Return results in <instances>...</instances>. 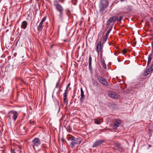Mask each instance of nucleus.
<instances>
[{
	"label": "nucleus",
	"mask_w": 153,
	"mask_h": 153,
	"mask_svg": "<svg viewBox=\"0 0 153 153\" xmlns=\"http://www.w3.org/2000/svg\"><path fill=\"white\" fill-rule=\"evenodd\" d=\"M59 1L62 3H64V2L65 1L64 0H59Z\"/></svg>",
	"instance_id": "obj_42"
},
{
	"label": "nucleus",
	"mask_w": 153,
	"mask_h": 153,
	"mask_svg": "<svg viewBox=\"0 0 153 153\" xmlns=\"http://www.w3.org/2000/svg\"><path fill=\"white\" fill-rule=\"evenodd\" d=\"M41 143L40 140L38 137H36L33 139L32 141V146L33 148H35V146L37 147Z\"/></svg>",
	"instance_id": "obj_7"
},
{
	"label": "nucleus",
	"mask_w": 153,
	"mask_h": 153,
	"mask_svg": "<svg viewBox=\"0 0 153 153\" xmlns=\"http://www.w3.org/2000/svg\"><path fill=\"white\" fill-rule=\"evenodd\" d=\"M123 17V16H115L110 18L106 22V25L107 26V29L109 27V25L110 24H111V25L113 26L117 20L118 22H120V21Z\"/></svg>",
	"instance_id": "obj_2"
},
{
	"label": "nucleus",
	"mask_w": 153,
	"mask_h": 153,
	"mask_svg": "<svg viewBox=\"0 0 153 153\" xmlns=\"http://www.w3.org/2000/svg\"><path fill=\"white\" fill-rule=\"evenodd\" d=\"M115 93L113 92H111L109 94V97L111 98L114 99V97H115L114 96Z\"/></svg>",
	"instance_id": "obj_20"
},
{
	"label": "nucleus",
	"mask_w": 153,
	"mask_h": 153,
	"mask_svg": "<svg viewBox=\"0 0 153 153\" xmlns=\"http://www.w3.org/2000/svg\"><path fill=\"white\" fill-rule=\"evenodd\" d=\"M18 148H14V146H12L11 149V153H19L21 152V150L22 149V147L21 146H17Z\"/></svg>",
	"instance_id": "obj_8"
},
{
	"label": "nucleus",
	"mask_w": 153,
	"mask_h": 153,
	"mask_svg": "<svg viewBox=\"0 0 153 153\" xmlns=\"http://www.w3.org/2000/svg\"><path fill=\"white\" fill-rule=\"evenodd\" d=\"M60 83V79H59L57 82L56 85V88H57L59 86V84Z\"/></svg>",
	"instance_id": "obj_30"
},
{
	"label": "nucleus",
	"mask_w": 153,
	"mask_h": 153,
	"mask_svg": "<svg viewBox=\"0 0 153 153\" xmlns=\"http://www.w3.org/2000/svg\"><path fill=\"white\" fill-rule=\"evenodd\" d=\"M132 9V7L131 6H128L126 8L127 10L130 12L131 11Z\"/></svg>",
	"instance_id": "obj_19"
},
{
	"label": "nucleus",
	"mask_w": 153,
	"mask_h": 153,
	"mask_svg": "<svg viewBox=\"0 0 153 153\" xmlns=\"http://www.w3.org/2000/svg\"><path fill=\"white\" fill-rule=\"evenodd\" d=\"M105 142V140H97L94 143L92 147H96L97 146H99L101 144Z\"/></svg>",
	"instance_id": "obj_10"
},
{
	"label": "nucleus",
	"mask_w": 153,
	"mask_h": 153,
	"mask_svg": "<svg viewBox=\"0 0 153 153\" xmlns=\"http://www.w3.org/2000/svg\"><path fill=\"white\" fill-rule=\"evenodd\" d=\"M93 84L96 86H97L99 85V83L97 80H94L93 81Z\"/></svg>",
	"instance_id": "obj_22"
},
{
	"label": "nucleus",
	"mask_w": 153,
	"mask_h": 153,
	"mask_svg": "<svg viewBox=\"0 0 153 153\" xmlns=\"http://www.w3.org/2000/svg\"><path fill=\"white\" fill-rule=\"evenodd\" d=\"M150 72L151 71L148 68L144 72L143 74L144 76H146L149 74Z\"/></svg>",
	"instance_id": "obj_18"
},
{
	"label": "nucleus",
	"mask_w": 153,
	"mask_h": 153,
	"mask_svg": "<svg viewBox=\"0 0 153 153\" xmlns=\"http://www.w3.org/2000/svg\"><path fill=\"white\" fill-rule=\"evenodd\" d=\"M101 62L102 64V65L104 68L106 69V66L105 63V61L104 59H102V60H101Z\"/></svg>",
	"instance_id": "obj_17"
},
{
	"label": "nucleus",
	"mask_w": 153,
	"mask_h": 153,
	"mask_svg": "<svg viewBox=\"0 0 153 153\" xmlns=\"http://www.w3.org/2000/svg\"><path fill=\"white\" fill-rule=\"evenodd\" d=\"M135 43L136 44V42H135Z\"/></svg>",
	"instance_id": "obj_54"
},
{
	"label": "nucleus",
	"mask_w": 153,
	"mask_h": 153,
	"mask_svg": "<svg viewBox=\"0 0 153 153\" xmlns=\"http://www.w3.org/2000/svg\"><path fill=\"white\" fill-rule=\"evenodd\" d=\"M108 37L104 36L103 38V40L102 42V44L105 43Z\"/></svg>",
	"instance_id": "obj_21"
},
{
	"label": "nucleus",
	"mask_w": 153,
	"mask_h": 153,
	"mask_svg": "<svg viewBox=\"0 0 153 153\" xmlns=\"http://www.w3.org/2000/svg\"><path fill=\"white\" fill-rule=\"evenodd\" d=\"M18 115V113L16 111L12 110L8 112L7 117L10 119L12 118L15 121L16 120Z\"/></svg>",
	"instance_id": "obj_5"
},
{
	"label": "nucleus",
	"mask_w": 153,
	"mask_h": 153,
	"mask_svg": "<svg viewBox=\"0 0 153 153\" xmlns=\"http://www.w3.org/2000/svg\"><path fill=\"white\" fill-rule=\"evenodd\" d=\"M108 1L106 0H101L100 3L99 9L100 11L104 10L108 6Z\"/></svg>",
	"instance_id": "obj_4"
},
{
	"label": "nucleus",
	"mask_w": 153,
	"mask_h": 153,
	"mask_svg": "<svg viewBox=\"0 0 153 153\" xmlns=\"http://www.w3.org/2000/svg\"><path fill=\"white\" fill-rule=\"evenodd\" d=\"M74 96H75V94H74Z\"/></svg>",
	"instance_id": "obj_55"
},
{
	"label": "nucleus",
	"mask_w": 153,
	"mask_h": 153,
	"mask_svg": "<svg viewBox=\"0 0 153 153\" xmlns=\"http://www.w3.org/2000/svg\"><path fill=\"white\" fill-rule=\"evenodd\" d=\"M109 34V33L106 32L105 36L108 37Z\"/></svg>",
	"instance_id": "obj_44"
},
{
	"label": "nucleus",
	"mask_w": 153,
	"mask_h": 153,
	"mask_svg": "<svg viewBox=\"0 0 153 153\" xmlns=\"http://www.w3.org/2000/svg\"><path fill=\"white\" fill-rule=\"evenodd\" d=\"M66 10L69 13H71V11L70 10H69V9H66Z\"/></svg>",
	"instance_id": "obj_46"
},
{
	"label": "nucleus",
	"mask_w": 153,
	"mask_h": 153,
	"mask_svg": "<svg viewBox=\"0 0 153 153\" xmlns=\"http://www.w3.org/2000/svg\"><path fill=\"white\" fill-rule=\"evenodd\" d=\"M125 0H120V1L122 2V1H124Z\"/></svg>",
	"instance_id": "obj_52"
},
{
	"label": "nucleus",
	"mask_w": 153,
	"mask_h": 153,
	"mask_svg": "<svg viewBox=\"0 0 153 153\" xmlns=\"http://www.w3.org/2000/svg\"><path fill=\"white\" fill-rule=\"evenodd\" d=\"M46 19V16H45L42 19V20H41V22H40V23H42L43 24V23Z\"/></svg>",
	"instance_id": "obj_31"
},
{
	"label": "nucleus",
	"mask_w": 153,
	"mask_h": 153,
	"mask_svg": "<svg viewBox=\"0 0 153 153\" xmlns=\"http://www.w3.org/2000/svg\"><path fill=\"white\" fill-rule=\"evenodd\" d=\"M150 20L151 22H153V18L151 17L150 19Z\"/></svg>",
	"instance_id": "obj_45"
},
{
	"label": "nucleus",
	"mask_w": 153,
	"mask_h": 153,
	"mask_svg": "<svg viewBox=\"0 0 153 153\" xmlns=\"http://www.w3.org/2000/svg\"><path fill=\"white\" fill-rule=\"evenodd\" d=\"M100 53V56L101 58V60H102V59H104L103 58H102V56H103L102 53Z\"/></svg>",
	"instance_id": "obj_37"
},
{
	"label": "nucleus",
	"mask_w": 153,
	"mask_h": 153,
	"mask_svg": "<svg viewBox=\"0 0 153 153\" xmlns=\"http://www.w3.org/2000/svg\"><path fill=\"white\" fill-rule=\"evenodd\" d=\"M151 45L152 47V51H153V41L151 42Z\"/></svg>",
	"instance_id": "obj_41"
},
{
	"label": "nucleus",
	"mask_w": 153,
	"mask_h": 153,
	"mask_svg": "<svg viewBox=\"0 0 153 153\" xmlns=\"http://www.w3.org/2000/svg\"><path fill=\"white\" fill-rule=\"evenodd\" d=\"M100 40L97 44L96 47V50L97 52L99 50H100L101 49H103V44L101 42V39H100Z\"/></svg>",
	"instance_id": "obj_9"
},
{
	"label": "nucleus",
	"mask_w": 153,
	"mask_h": 153,
	"mask_svg": "<svg viewBox=\"0 0 153 153\" xmlns=\"http://www.w3.org/2000/svg\"><path fill=\"white\" fill-rule=\"evenodd\" d=\"M97 79L102 85L105 86H107L109 85L108 82L103 77L98 75L97 76Z\"/></svg>",
	"instance_id": "obj_6"
},
{
	"label": "nucleus",
	"mask_w": 153,
	"mask_h": 153,
	"mask_svg": "<svg viewBox=\"0 0 153 153\" xmlns=\"http://www.w3.org/2000/svg\"><path fill=\"white\" fill-rule=\"evenodd\" d=\"M107 32L108 33H110V31L108 30L107 31Z\"/></svg>",
	"instance_id": "obj_50"
},
{
	"label": "nucleus",
	"mask_w": 153,
	"mask_h": 153,
	"mask_svg": "<svg viewBox=\"0 0 153 153\" xmlns=\"http://www.w3.org/2000/svg\"><path fill=\"white\" fill-rule=\"evenodd\" d=\"M29 123H30V124H32L33 123H34V121H33V120H30L29 121Z\"/></svg>",
	"instance_id": "obj_40"
},
{
	"label": "nucleus",
	"mask_w": 153,
	"mask_h": 153,
	"mask_svg": "<svg viewBox=\"0 0 153 153\" xmlns=\"http://www.w3.org/2000/svg\"><path fill=\"white\" fill-rule=\"evenodd\" d=\"M113 4H114L113 3H112V4L111 5V6H112V5Z\"/></svg>",
	"instance_id": "obj_53"
},
{
	"label": "nucleus",
	"mask_w": 153,
	"mask_h": 153,
	"mask_svg": "<svg viewBox=\"0 0 153 153\" xmlns=\"http://www.w3.org/2000/svg\"><path fill=\"white\" fill-rule=\"evenodd\" d=\"M151 61H149V60H148V62H147V66H148L149 65L150 63H151Z\"/></svg>",
	"instance_id": "obj_39"
},
{
	"label": "nucleus",
	"mask_w": 153,
	"mask_h": 153,
	"mask_svg": "<svg viewBox=\"0 0 153 153\" xmlns=\"http://www.w3.org/2000/svg\"><path fill=\"white\" fill-rule=\"evenodd\" d=\"M19 130L22 134H24L26 131L25 127L22 126L19 127Z\"/></svg>",
	"instance_id": "obj_13"
},
{
	"label": "nucleus",
	"mask_w": 153,
	"mask_h": 153,
	"mask_svg": "<svg viewBox=\"0 0 153 153\" xmlns=\"http://www.w3.org/2000/svg\"><path fill=\"white\" fill-rule=\"evenodd\" d=\"M114 96L115 97L114 98V99H117L120 98L119 95L116 93H115Z\"/></svg>",
	"instance_id": "obj_24"
},
{
	"label": "nucleus",
	"mask_w": 153,
	"mask_h": 153,
	"mask_svg": "<svg viewBox=\"0 0 153 153\" xmlns=\"http://www.w3.org/2000/svg\"><path fill=\"white\" fill-rule=\"evenodd\" d=\"M148 146H149V148H150L152 146V145L150 144H149V145Z\"/></svg>",
	"instance_id": "obj_49"
},
{
	"label": "nucleus",
	"mask_w": 153,
	"mask_h": 153,
	"mask_svg": "<svg viewBox=\"0 0 153 153\" xmlns=\"http://www.w3.org/2000/svg\"><path fill=\"white\" fill-rule=\"evenodd\" d=\"M58 106H59V109H58V114L59 113V112H60V106L59 105H58Z\"/></svg>",
	"instance_id": "obj_43"
},
{
	"label": "nucleus",
	"mask_w": 153,
	"mask_h": 153,
	"mask_svg": "<svg viewBox=\"0 0 153 153\" xmlns=\"http://www.w3.org/2000/svg\"><path fill=\"white\" fill-rule=\"evenodd\" d=\"M70 85H71L70 83H69L68 84V85L67 86V87L66 88V89L65 90V92H66V93H67V92L68 90V88H69V86Z\"/></svg>",
	"instance_id": "obj_32"
},
{
	"label": "nucleus",
	"mask_w": 153,
	"mask_h": 153,
	"mask_svg": "<svg viewBox=\"0 0 153 153\" xmlns=\"http://www.w3.org/2000/svg\"><path fill=\"white\" fill-rule=\"evenodd\" d=\"M27 22L26 21H24L22 22L21 27L23 29H25L27 27Z\"/></svg>",
	"instance_id": "obj_15"
},
{
	"label": "nucleus",
	"mask_w": 153,
	"mask_h": 153,
	"mask_svg": "<svg viewBox=\"0 0 153 153\" xmlns=\"http://www.w3.org/2000/svg\"><path fill=\"white\" fill-rule=\"evenodd\" d=\"M85 99V97H81V98L80 99V101L81 102V103H82L83 102L84 100Z\"/></svg>",
	"instance_id": "obj_28"
},
{
	"label": "nucleus",
	"mask_w": 153,
	"mask_h": 153,
	"mask_svg": "<svg viewBox=\"0 0 153 153\" xmlns=\"http://www.w3.org/2000/svg\"><path fill=\"white\" fill-rule=\"evenodd\" d=\"M71 1H73V0H71Z\"/></svg>",
	"instance_id": "obj_56"
},
{
	"label": "nucleus",
	"mask_w": 153,
	"mask_h": 153,
	"mask_svg": "<svg viewBox=\"0 0 153 153\" xmlns=\"http://www.w3.org/2000/svg\"><path fill=\"white\" fill-rule=\"evenodd\" d=\"M53 3L56 10L59 13L58 15L59 19L61 21H63L64 19L63 7L59 4L58 1L57 0H54Z\"/></svg>",
	"instance_id": "obj_1"
},
{
	"label": "nucleus",
	"mask_w": 153,
	"mask_h": 153,
	"mask_svg": "<svg viewBox=\"0 0 153 153\" xmlns=\"http://www.w3.org/2000/svg\"><path fill=\"white\" fill-rule=\"evenodd\" d=\"M121 121L120 120H117L116 121L114 122V124L113 125V128L114 129H116L119 126V125Z\"/></svg>",
	"instance_id": "obj_11"
},
{
	"label": "nucleus",
	"mask_w": 153,
	"mask_h": 153,
	"mask_svg": "<svg viewBox=\"0 0 153 153\" xmlns=\"http://www.w3.org/2000/svg\"><path fill=\"white\" fill-rule=\"evenodd\" d=\"M67 94L66 92H65L63 94V103H68L67 100Z\"/></svg>",
	"instance_id": "obj_14"
},
{
	"label": "nucleus",
	"mask_w": 153,
	"mask_h": 153,
	"mask_svg": "<svg viewBox=\"0 0 153 153\" xmlns=\"http://www.w3.org/2000/svg\"><path fill=\"white\" fill-rule=\"evenodd\" d=\"M71 2L74 5H76L77 2V0H73V1H71Z\"/></svg>",
	"instance_id": "obj_26"
},
{
	"label": "nucleus",
	"mask_w": 153,
	"mask_h": 153,
	"mask_svg": "<svg viewBox=\"0 0 153 153\" xmlns=\"http://www.w3.org/2000/svg\"><path fill=\"white\" fill-rule=\"evenodd\" d=\"M66 14H67V16L68 17L69 16L68 14V13H66Z\"/></svg>",
	"instance_id": "obj_51"
},
{
	"label": "nucleus",
	"mask_w": 153,
	"mask_h": 153,
	"mask_svg": "<svg viewBox=\"0 0 153 153\" xmlns=\"http://www.w3.org/2000/svg\"><path fill=\"white\" fill-rule=\"evenodd\" d=\"M127 52V51L126 49H124L122 51V53L123 54H125Z\"/></svg>",
	"instance_id": "obj_35"
},
{
	"label": "nucleus",
	"mask_w": 153,
	"mask_h": 153,
	"mask_svg": "<svg viewBox=\"0 0 153 153\" xmlns=\"http://www.w3.org/2000/svg\"><path fill=\"white\" fill-rule=\"evenodd\" d=\"M69 140L72 141L70 145L72 148H74L75 145L78 144H79L81 143L79 139L76 138L72 136H71L70 137H68V140Z\"/></svg>",
	"instance_id": "obj_3"
},
{
	"label": "nucleus",
	"mask_w": 153,
	"mask_h": 153,
	"mask_svg": "<svg viewBox=\"0 0 153 153\" xmlns=\"http://www.w3.org/2000/svg\"><path fill=\"white\" fill-rule=\"evenodd\" d=\"M80 91H81V97H85V96L84 95V92L83 91V90L82 88H81Z\"/></svg>",
	"instance_id": "obj_25"
},
{
	"label": "nucleus",
	"mask_w": 153,
	"mask_h": 153,
	"mask_svg": "<svg viewBox=\"0 0 153 153\" xmlns=\"http://www.w3.org/2000/svg\"><path fill=\"white\" fill-rule=\"evenodd\" d=\"M66 129L67 131L69 132L71 131L72 130V128L70 126H68L66 128Z\"/></svg>",
	"instance_id": "obj_23"
},
{
	"label": "nucleus",
	"mask_w": 153,
	"mask_h": 153,
	"mask_svg": "<svg viewBox=\"0 0 153 153\" xmlns=\"http://www.w3.org/2000/svg\"><path fill=\"white\" fill-rule=\"evenodd\" d=\"M92 57L91 55H89L88 59V65H89V69L90 71H91L92 70V68L91 66V62H92Z\"/></svg>",
	"instance_id": "obj_12"
},
{
	"label": "nucleus",
	"mask_w": 153,
	"mask_h": 153,
	"mask_svg": "<svg viewBox=\"0 0 153 153\" xmlns=\"http://www.w3.org/2000/svg\"><path fill=\"white\" fill-rule=\"evenodd\" d=\"M61 141H62L64 143L65 142H66V140L63 138H62L61 139Z\"/></svg>",
	"instance_id": "obj_38"
},
{
	"label": "nucleus",
	"mask_w": 153,
	"mask_h": 153,
	"mask_svg": "<svg viewBox=\"0 0 153 153\" xmlns=\"http://www.w3.org/2000/svg\"><path fill=\"white\" fill-rule=\"evenodd\" d=\"M42 147L44 149H45L46 148V146L44 145H42Z\"/></svg>",
	"instance_id": "obj_47"
},
{
	"label": "nucleus",
	"mask_w": 153,
	"mask_h": 153,
	"mask_svg": "<svg viewBox=\"0 0 153 153\" xmlns=\"http://www.w3.org/2000/svg\"><path fill=\"white\" fill-rule=\"evenodd\" d=\"M112 25H111L109 27L108 30L110 31L111 32L112 28Z\"/></svg>",
	"instance_id": "obj_36"
},
{
	"label": "nucleus",
	"mask_w": 153,
	"mask_h": 153,
	"mask_svg": "<svg viewBox=\"0 0 153 153\" xmlns=\"http://www.w3.org/2000/svg\"><path fill=\"white\" fill-rule=\"evenodd\" d=\"M103 52V49H101L100 50H99L97 51L98 54L99 55V53H102Z\"/></svg>",
	"instance_id": "obj_34"
},
{
	"label": "nucleus",
	"mask_w": 153,
	"mask_h": 153,
	"mask_svg": "<svg viewBox=\"0 0 153 153\" xmlns=\"http://www.w3.org/2000/svg\"><path fill=\"white\" fill-rule=\"evenodd\" d=\"M152 59V54L150 53L148 56V60L151 61Z\"/></svg>",
	"instance_id": "obj_27"
},
{
	"label": "nucleus",
	"mask_w": 153,
	"mask_h": 153,
	"mask_svg": "<svg viewBox=\"0 0 153 153\" xmlns=\"http://www.w3.org/2000/svg\"><path fill=\"white\" fill-rule=\"evenodd\" d=\"M43 24L41 23L40 22L37 27V30L39 32L41 31L42 30L43 28Z\"/></svg>",
	"instance_id": "obj_16"
},
{
	"label": "nucleus",
	"mask_w": 153,
	"mask_h": 153,
	"mask_svg": "<svg viewBox=\"0 0 153 153\" xmlns=\"http://www.w3.org/2000/svg\"><path fill=\"white\" fill-rule=\"evenodd\" d=\"M117 145L118 147L120 146V143H117Z\"/></svg>",
	"instance_id": "obj_48"
},
{
	"label": "nucleus",
	"mask_w": 153,
	"mask_h": 153,
	"mask_svg": "<svg viewBox=\"0 0 153 153\" xmlns=\"http://www.w3.org/2000/svg\"><path fill=\"white\" fill-rule=\"evenodd\" d=\"M94 123L97 124H100V122L97 119H96L94 120Z\"/></svg>",
	"instance_id": "obj_29"
},
{
	"label": "nucleus",
	"mask_w": 153,
	"mask_h": 153,
	"mask_svg": "<svg viewBox=\"0 0 153 153\" xmlns=\"http://www.w3.org/2000/svg\"><path fill=\"white\" fill-rule=\"evenodd\" d=\"M149 68L151 71V72L153 71V63L151 65L150 67Z\"/></svg>",
	"instance_id": "obj_33"
}]
</instances>
